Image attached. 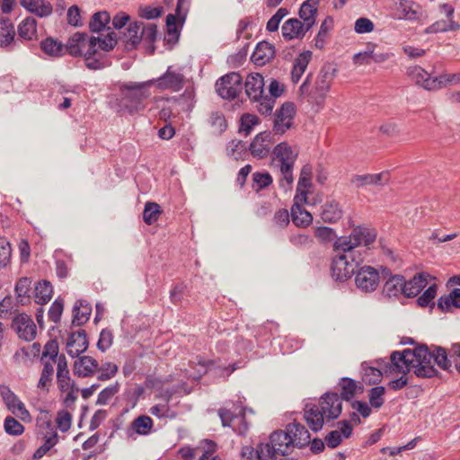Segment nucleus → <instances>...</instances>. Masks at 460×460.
I'll return each mask as SVG.
<instances>
[{
    "label": "nucleus",
    "instance_id": "cd10ccee",
    "mask_svg": "<svg viewBox=\"0 0 460 460\" xmlns=\"http://www.w3.org/2000/svg\"><path fill=\"white\" fill-rule=\"evenodd\" d=\"M15 31L12 22L8 19L0 20V47L13 50L16 45Z\"/></svg>",
    "mask_w": 460,
    "mask_h": 460
},
{
    "label": "nucleus",
    "instance_id": "680f3d73",
    "mask_svg": "<svg viewBox=\"0 0 460 460\" xmlns=\"http://www.w3.org/2000/svg\"><path fill=\"white\" fill-rule=\"evenodd\" d=\"M315 237L319 242L326 243L333 241L336 238L335 231L328 226H320L315 229Z\"/></svg>",
    "mask_w": 460,
    "mask_h": 460
},
{
    "label": "nucleus",
    "instance_id": "aec40b11",
    "mask_svg": "<svg viewBox=\"0 0 460 460\" xmlns=\"http://www.w3.org/2000/svg\"><path fill=\"white\" fill-rule=\"evenodd\" d=\"M244 89L247 96L252 101H259L264 93V79L259 73L250 74L245 81Z\"/></svg>",
    "mask_w": 460,
    "mask_h": 460
},
{
    "label": "nucleus",
    "instance_id": "e2e57ef3",
    "mask_svg": "<svg viewBox=\"0 0 460 460\" xmlns=\"http://www.w3.org/2000/svg\"><path fill=\"white\" fill-rule=\"evenodd\" d=\"M56 422L62 432H66L71 427L72 414L66 410H61L58 412Z\"/></svg>",
    "mask_w": 460,
    "mask_h": 460
},
{
    "label": "nucleus",
    "instance_id": "6e6552de",
    "mask_svg": "<svg viewBox=\"0 0 460 460\" xmlns=\"http://www.w3.org/2000/svg\"><path fill=\"white\" fill-rule=\"evenodd\" d=\"M150 86H154L159 92L178 93L186 84L187 79L182 68L169 66L166 71L157 78L148 80Z\"/></svg>",
    "mask_w": 460,
    "mask_h": 460
},
{
    "label": "nucleus",
    "instance_id": "72a5a7b5",
    "mask_svg": "<svg viewBox=\"0 0 460 460\" xmlns=\"http://www.w3.org/2000/svg\"><path fill=\"white\" fill-rule=\"evenodd\" d=\"M92 307L84 300H78L73 307L72 324L75 326L84 325L90 317Z\"/></svg>",
    "mask_w": 460,
    "mask_h": 460
},
{
    "label": "nucleus",
    "instance_id": "c756f323",
    "mask_svg": "<svg viewBox=\"0 0 460 460\" xmlns=\"http://www.w3.org/2000/svg\"><path fill=\"white\" fill-rule=\"evenodd\" d=\"M154 421L149 416L141 415L131 422L130 427L127 430V435L134 439L136 438L134 437L135 434L146 436L150 433Z\"/></svg>",
    "mask_w": 460,
    "mask_h": 460
},
{
    "label": "nucleus",
    "instance_id": "c9c22d12",
    "mask_svg": "<svg viewBox=\"0 0 460 460\" xmlns=\"http://www.w3.org/2000/svg\"><path fill=\"white\" fill-rule=\"evenodd\" d=\"M31 279L30 278H21L15 285V293L18 302L24 305L31 302Z\"/></svg>",
    "mask_w": 460,
    "mask_h": 460
},
{
    "label": "nucleus",
    "instance_id": "37998d69",
    "mask_svg": "<svg viewBox=\"0 0 460 460\" xmlns=\"http://www.w3.org/2000/svg\"><path fill=\"white\" fill-rule=\"evenodd\" d=\"M460 29V24L453 19L450 21L440 20L437 21L426 29L427 33H437L446 31H455Z\"/></svg>",
    "mask_w": 460,
    "mask_h": 460
},
{
    "label": "nucleus",
    "instance_id": "052dcab7",
    "mask_svg": "<svg viewBox=\"0 0 460 460\" xmlns=\"http://www.w3.org/2000/svg\"><path fill=\"white\" fill-rule=\"evenodd\" d=\"M11 254L12 249L9 242L4 238H0V270L10 262Z\"/></svg>",
    "mask_w": 460,
    "mask_h": 460
},
{
    "label": "nucleus",
    "instance_id": "864d4df0",
    "mask_svg": "<svg viewBox=\"0 0 460 460\" xmlns=\"http://www.w3.org/2000/svg\"><path fill=\"white\" fill-rule=\"evenodd\" d=\"M438 286L437 284L430 285L424 293L418 297L417 304L421 307H426L430 305V307L433 308L435 306V303L433 299L437 296Z\"/></svg>",
    "mask_w": 460,
    "mask_h": 460
},
{
    "label": "nucleus",
    "instance_id": "9b49d317",
    "mask_svg": "<svg viewBox=\"0 0 460 460\" xmlns=\"http://www.w3.org/2000/svg\"><path fill=\"white\" fill-rule=\"evenodd\" d=\"M355 283L358 289L363 292L376 290L379 284L380 277L377 270L371 266H363L356 270Z\"/></svg>",
    "mask_w": 460,
    "mask_h": 460
},
{
    "label": "nucleus",
    "instance_id": "4c0bfd02",
    "mask_svg": "<svg viewBox=\"0 0 460 460\" xmlns=\"http://www.w3.org/2000/svg\"><path fill=\"white\" fill-rule=\"evenodd\" d=\"M35 302L39 305L47 304L52 297L53 288L49 281L41 280L35 286Z\"/></svg>",
    "mask_w": 460,
    "mask_h": 460
},
{
    "label": "nucleus",
    "instance_id": "412c9836",
    "mask_svg": "<svg viewBox=\"0 0 460 460\" xmlns=\"http://www.w3.org/2000/svg\"><path fill=\"white\" fill-rule=\"evenodd\" d=\"M338 389L341 393V400L351 401L357 394H362L364 386L349 377H341L338 383Z\"/></svg>",
    "mask_w": 460,
    "mask_h": 460
},
{
    "label": "nucleus",
    "instance_id": "6ab92c4d",
    "mask_svg": "<svg viewBox=\"0 0 460 460\" xmlns=\"http://www.w3.org/2000/svg\"><path fill=\"white\" fill-rule=\"evenodd\" d=\"M74 362V374L78 377L93 376L99 369V363L96 359L90 356L76 357Z\"/></svg>",
    "mask_w": 460,
    "mask_h": 460
},
{
    "label": "nucleus",
    "instance_id": "393cba45",
    "mask_svg": "<svg viewBox=\"0 0 460 460\" xmlns=\"http://www.w3.org/2000/svg\"><path fill=\"white\" fill-rule=\"evenodd\" d=\"M57 383L61 392H66L75 386V382L71 380L67 361L65 355H59L57 367Z\"/></svg>",
    "mask_w": 460,
    "mask_h": 460
},
{
    "label": "nucleus",
    "instance_id": "dca6fc26",
    "mask_svg": "<svg viewBox=\"0 0 460 460\" xmlns=\"http://www.w3.org/2000/svg\"><path fill=\"white\" fill-rule=\"evenodd\" d=\"M89 346L87 334L84 330L72 332L66 342L67 353L72 358L78 357L84 352Z\"/></svg>",
    "mask_w": 460,
    "mask_h": 460
},
{
    "label": "nucleus",
    "instance_id": "39448f33",
    "mask_svg": "<svg viewBox=\"0 0 460 460\" xmlns=\"http://www.w3.org/2000/svg\"><path fill=\"white\" fill-rule=\"evenodd\" d=\"M336 72L337 69L334 65L331 63L324 64L319 71L314 87L310 89L312 74H309L301 84L299 92L302 95H306L309 102L322 106L331 89Z\"/></svg>",
    "mask_w": 460,
    "mask_h": 460
},
{
    "label": "nucleus",
    "instance_id": "3c124183",
    "mask_svg": "<svg viewBox=\"0 0 460 460\" xmlns=\"http://www.w3.org/2000/svg\"><path fill=\"white\" fill-rule=\"evenodd\" d=\"M402 13V18L406 20H417L419 17V5L413 2L401 0L399 5Z\"/></svg>",
    "mask_w": 460,
    "mask_h": 460
},
{
    "label": "nucleus",
    "instance_id": "4468645a",
    "mask_svg": "<svg viewBox=\"0 0 460 460\" xmlns=\"http://www.w3.org/2000/svg\"><path fill=\"white\" fill-rule=\"evenodd\" d=\"M295 106L292 102H285L276 111L273 124V131L277 135H283L292 126L295 115Z\"/></svg>",
    "mask_w": 460,
    "mask_h": 460
},
{
    "label": "nucleus",
    "instance_id": "bf43d9fd",
    "mask_svg": "<svg viewBox=\"0 0 460 460\" xmlns=\"http://www.w3.org/2000/svg\"><path fill=\"white\" fill-rule=\"evenodd\" d=\"M289 242L295 247L299 249L310 248L314 244V239L311 236L303 234L290 235Z\"/></svg>",
    "mask_w": 460,
    "mask_h": 460
},
{
    "label": "nucleus",
    "instance_id": "a18cd8bd",
    "mask_svg": "<svg viewBox=\"0 0 460 460\" xmlns=\"http://www.w3.org/2000/svg\"><path fill=\"white\" fill-rule=\"evenodd\" d=\"M252 188L256 192L269 187L273 180L268 172H255L252 174Z\"/></svg>",
    "mask_w": 460,
    "mask_h": 460
},
{
    "label": "nucleus",
    "instance_id": "a19ab883",
    "mask_svg": "<svg viewBox=\"0 0 460 460\" xmlns=\"http://www.w3.org/2000/svg\"><path fill=\"white\" fill-rule=\"evenodd\" d=\"M42 51L51 57H61L65 53V45L49 37L40 43Z\"/></svg>",
    "mask_w": 460,
    "mask_h": 460
},
{
    "label": "nucleus",
    "instance_id": "2f4dec72",
    "mask_svg": "<svg viewBox=\"0 0 460 460\" xmlns=\"http://www.w3.org/2000/svg\"><path fill=\"white\" fill-rule=\"evenodd\" d=\"M86 38L87 34L85 32H75L65 45V52H68L73 57L83 56V51L86 46Z\"/></svg>",
    "mask_w": 460,
    "mask_h": 460
},
{
    "label": "nucleus",
    "instance_id": "1a4fd4ad",
    "mask_svg": "<svg viewBox=\"0 0 460 460\" xmlns=\"http://www.w3.org/2000/svg\"><path fill=\"white\" fill-rule=\"evenodd\" d=\"M216 91L226 100H234L238 97L243 89V77L237 72H231L220 77L216 83Z\"/></svg>",
    "mask_w": 460,
    "mask_h": 460
},
{
    "label": "nucleus",
    "instance_id": "0e129e2a",
    "mask_svg": "<svg viewBox=\"0 0 460 460\" xmlns=\"http://www.w3.org/2000/svg\"><path fill=\"white\" fill-rule=\"evenodd\" d=\"M206 448V446L203 444V441L200 442V445L195 448L190 447H181L179 450V455L183 458L184 460H193L195 456L199 455H202L204 452V449Z\"/></svg>",
    "mask_w": 460,
    "mask_h": 460
},
{
    "label": "nucleus",
    "instance_id": "2eb2a0df",
    "mask_svg": "<svg viewBox=\"0 0 460 460\" xmlns=\"http://www.w3.org/2000/svg\"><path fill=\"white\" fill-rule=\"evenodd\" d=\"M1 396L8 408L13 414L17 415L22 420L30 417L23 402L10 390L9 387L3 386L0 389Z\"/></svg>",
    "mask_w": 460,
    "mask_h": 460
},
{
    "label": "nucleus",
    "instance_id": "4d7b16f0",
    "mask_svg": "<svg viewBox=\"0 0 460 460\" xmlns=\"http://www.w3.org/2000/svg\"><path fill=\"white\" fill-rule=\"evenodd\" d=\"M4 428L5 432L12 436L22 435L24 431V427L12 416H7L5 418Z\"/></svg>",
    "mask_w": 460,
    "mask_h": 460
},
{
    "label": "nucleus",
    "instance_id": "b1692460",
    "mask_svg": "<svg viewBox=\"0 0 460 460\" xmlns=\"http://www.w3.org/2000/svg\"><path fill=\"white\" fill-rule=\"evenodd\" d=\"M318 5L319 0H306L300 6L298 14L306 30H311L315 24Z\"/></svg>",
    "mask_w": 460,
    "mask_h": 460
},
{
    "label": "nucleus",
    "instance_id": "603ef678",
    "mask_svg": "<svg viewBox=\"0 0 460 460\" xmlns=\"http://www.w3.org/2000/svg\"><path fill=\"white\" fill-rule=\"evenodd\" d=\"M260 119L256 115L250 113L243 114L241 117L239 133H243L245 137L248 136L252 132L253 127L258 125Z\"/></svg>",
    "mask_w": 460,
    "mask_h": 460
},
{
    "label": "nucleus",
    "instance_id": "de8ad7c7",
    "mask_svg": "<svg viewBox=\"0 0 460 460\" xmlns=\"http://www.w3.org/2000/svg\"><path fill=\"white\" fill-rule=\"evenodd\" d=\"M208 123L212 128L213 133L216 135H221L227 128V122L221 111H212L208 119Z\"/></svg>",
    "mask_w": 460,
    "mask_h": 460
},
{
    "label": "nucleus",
    "instance_id": "774afa93",
    "mask_svg": "<svg viewBox=\"0 0 460 460\" xmlns=\"http://www.w3.org/2000/svg\"><path fill=\"white\" fill-rule=\"evenodd\" d=\"M203 444L206 446V448L199 460H221L217 456H214L217 450V444L214 441L205 439Z\"/></svg>",
    "mask_w": 460,
    "mask_h": 460
},
{
    "label": "nucleus",
    "instance_id": "f8f14e48",
    "mask_svg": "<svg viewBox=\"0 0 460 460\" xmlns=\"http://www.w3.org/2000/svg\"><path fill=\"white\" fill-rule=\"evenodd\" d=\"M190 6V0H177L175 13H169L166 16V27L169 35L179 34L178 25L182 27Z\"/></svg>",
    "mask_w": 460,
    "mask_h": 460
},
{
    "label": "nucleus",
    "instance_id": "473e14b6",
    "mask_svg": "<svg viewBox=\"0 0 460 460\" xmlns=\"http://www.w3.org/2000/svg\"><path fill=\"white\" fill-rule=\"evenodd\" d=\"M407 75L409 77L415 82L416 84L421 86L428 91H435L436 88L429 86V81L434 80V77H430L429 74L420 66H415L408 68Z\"/></svg>",
    "mask_w": 460,
    "mask_h": 460
},
{
    "label": "nucleus",
    "instance_id": "20e7f679",
    "mask_svg": "<svg viewBox=\"0 0 460 460\" xmlns=\"http://www.w3.org/2000/svg\"><path fill=\"white\" fill-rule=\"evenodd\" d=\"M342 411V402L338 393L328 392L323 394L317 404H307L304 412L309 428L317 432L323 429L324 422L339 418Z\"/></svg>",
    "mask_w": 460,
    "mask_h": 460
},
{
    "label": "nucleus",
    "instance_id": "7ed1b4c3",
    "mask_svg": "<svg viewBox=\"0 0 460 460\" xmlns=\"http://www.w3.org/2000/svg\"><path fill=\"white\" fill-rule=\"evenodd\" d=\"M310 443V433L301 423L294 420L286 426V429L273 431L267 443H259L256 448L246 446L243 447V455H249L252 459L253 454L258 460H278V456L291 454L295 447L303 448ZM280 460H296L284 458Z\"/></svg>",
    "mask_w": 460,
    "mask_h": 460
},
{
    "label": "nucleus",
    "instance_id": "f03ea898",
    "mask_svg": "<svg viewBox=\"0 0 460 460\" xmlns=\"http://www.w3.org/2000/svg\"><path fill=\"white\" fill-rule=\"evenodd\" d=\"M376 237L375 230L358 226L349 236L336 239L333 249L337 255L332 259L331 270L335 280L344 281L355 274L356 270L364 261L367 249L362 248L371 244Z\"/></svg>",
    "mask_w": 460,
    "mask_h": 460
},
{
    "label": "nucleus",
    "instance_id": "f257e3e1",
    "mask_svg": "<svg viewBox=\"0 0 460 460\" xmlns=\"http://www.w3.org/2000/svg\"><path fill=\"white\" fill-rule=\"evenodd\" d=\"M451 355V350L449 351ZM391 362L398 371L403 374L413 372L420 378H431L438 376L439 372L435 368L436 364L442 370H450L454 358L448 357L446 349L432 345L429 348L422 344L414 349H405L402 351H394L391 354Z\"/></svg>",
    "mask_w": 460,
    "mask_h": 460
},
{
    "label": "nucleus",
    "instance_id": "13d9d810",
    "mask_svg": "<svg viewBox=\"0 0 460 460\" xmlns=\"http://www.w3.org/2000/svg\"><path fill=\"white\" fill-rule=\"evenodd\" d=\"M58 438L57 433H54L47 438L45 443L35 451L32 459L40 460L42 458L47 454V452L58 443Z\"/></svg>",
    "mask_w": 460,
    "mask_h": 460
},
{
    "label": "nucleus",
    "instance_id": "338daca9",
    "mask_svg": "<svg viewBox=\"0 0 460 460\" xmlns=\"http://www.w3.org/2000/svg\"><path fill=\"white\" fill-rule=\"evenodd\" d=\"M113 342V334L111 330L103 329L97 342V348L102 352H105Z\"/></svg>",
    "mask_w": 460,
    "mask_h": 460
},
{
    "label": "nucleus",
    "instance_id": "5fc2aeb1",
    "mask_svg": "<svg viewBox=\"0 0 460 460\" xmlns=\"http://www.w3.org/2000/svg\"><path fill=\"white\" fill-rule=\"evenodd\" d=\"M118 369V366L111 362H105L101 366L99 365V369L97 371H99L100 374L97 376V379L99 381L110 380L116 376Z\"/></svg>",
    "mask_w": 460,
    "mask_h": 460
},
{
    "label": "nucleus",
    "instance_id": "e433bc0d",
    "mask_svg": "<svg viewBox=\"0 0 460 460\" xmlns=\"http://www.w3.org/2000/svg\"><path fill=\"white\" fill-rule=\"evenodd\" d=\"M18 35L25 40H32L37 36V21L32 17H27L18 26Z\"/></svg>",
    "mask_w": 460,
    "mask_h": 460
},
{
    "label": "nucleus",
    "instance_id": "0eeeda50",
    "mask_svg": "<svg viewBox=\"0 0 460 460\" xmlns=\"http://www.w3.org/2000/svg\"><path fill=\"white\" fill-rule=\"evenodd\" d=\"M274 159L279 163V170L283 176L280 186L285 187L284 181L289 187L293 181V168L297 157V153L286 142L278 144L272 149Z\"/></svg>",
    "mask_w": 460,
    "mask_h": 460
},
{
    "label": "nucleus",
    "instance_id": "f3484780",
    "mask_svg": "<svg viewBox=\"0 0 460 460\" xmlns=\"http://www.w3.org/2000/svg\"><path fill=\"white\" fill-rule=\"evenodd\" d=\"M384 279H386L383 293L391 297L400 294L404 295L405 279L402 275H392L389 270H384Z\"/></svg>",
    "mask_w": 460,
    "mask_h": 460
},
{
    "label": "nucleus",
    "instance_id": "c03bdc74",
    "mask_svg": "<svg viewBox=\"0 0 460 460\" xmlns=\"http://www.w3.org/2000/svg\"><path fill=\"white\" fill-rule=\"evenodd\" d=\"M111 16L106 11L97 12L93 16L89 22L90 31L93 32H100L110 22Z\"/></svg>",
    "mask_w": 460,
    "mask_h": 460
},
{
    "label": "nucleus",
    "instance_id": "ea45409f",
    "mask_svg": "<svg viewBox=\"0 0 460 460\" xmlns=\"http://www.w3.org/2000/svg\"><path fill=\"white\" fill-rule=\"evenodd\" d=\"M429 86L431 85V88H436V90L447 85H458L460 84V73L442 74L438 76H435L434 80L429 81Z\"/></svg>",
    "mask_w": 460,
    "mask_h": 460
},
{
    "label": "nucleus",
    "instance_id": "a211bd4d",
    "mask_svg": "<svg viewBox=\"0 0 460 460\" xmlns=\"http://www.w3.org/2000/svg\"><path fill=\"white\" fill-rule=\"evenodd\" d=\"M389 181V172L384 171L375 174H355L350 179V183L355 188H362L367 185H385Z\"/></svg>",
    "mask_w": 460,
    "mask_h": 460
},
{
    "label": "nucleus",
    "instance_id": "ddd939ff",
    "mask_svg": "<svg viewBox=\"0 0 460 460\" xmlns=\"http://www.w3.org/2000/svg\"><path fill=\"white\" fill-rule=\"evenodd\" d=\"M12 329L15 331L18 337L26 341L34 340L37 329L34 322L28 314L22 313L17 314L12 323Z\"/></svg>",
    "mask_w": 460,
    "mask_h": 460
},
{
    "label": "nucleus",
    "instance_id": "79ce46f5",
    "mask_svg": "<svg viewBox=\"0 0 460 460\" xmlns=\"http://www.w3.org/2000/svg\"><path fill=\"white\" fill-rule=\"evenodd\" d=\"M362 367V381L367 385H375L381 381L382 378V372L379 368L371 367L367 363H363L361 365Z\"/></svg>",
    "mask_w": 460,
    "mask_h": 460
},
{
    "label": "nucleus",
    "instance_id": "9d476101",
    "mask_svg": "<svg viewBox=\"0 0 460 460\" xmlns=\"http://www.w3.org/2000/svg\"><path fill=\"white\" fill-rule=\"evenodd\" d=\"M274 143L272 132L263 131L255 136L249 145L248 150L254 158L263 159L270 155Z\"/></svg>",
    "mask_w": 460,
    "mask_h": 460
},
{
    "label": "nucleus",
    "instance_id": "09e8293b",
    "mask_svg": "<svg viewBox=\"0 0 460 460\" xmlns=\"http://www.w3.org/2000/svg\"><path fill=\"white\" fill-rule=\"evenodd\" d=\"M140 31V36H142V39L151 44L148 47V49L149 53L153 54L155 52V46L153 43L156 40L157 26L154 23H148L146 25L143 23Z\"/></svg>",
    "mask_w": 460,
    "mask_h": 460
},
{
    "label": "nucleus",
    "instance_id": "58836bf2",
    "mask_svg": "<svg viewBox=\"0 0 460 460\" xmlns=\"http://www.w3.org/2000/svg\"><path fill=\"white\" fill-rule=\"evenodd\" d=\"M291 217L293 223L298 226H307L313 221L312 215L298 203L292 206Z\"/></svg>",
    "mask_w": 460,
    "mask_h": 460
},
{
    "label": "nucleus",
    "instance_id": "69168bd1",
    "mask_svg": "<svg viewBox=\"0 0 460 460\" xmlns=\"http://www.w3.org/2000/svg\"><path fill=\"white\" fill-rule=\"evenodd\" d=\"M248 149L246 143L243 140H232L227 146L228 155L234 156L236 160L242 155L243 152Z\"/></svg>",
    "mask_w": 460,
    "mask_h": 460
},
{
    "label": "nucleus",
    "instance_id": "7c9ffc66",
    "mask_svg": "<svg viewBox=\"0 0 460 460\" xmlns=\"http://www.w3.org/2000/svg\"><path fill=\"white\" fill-rule=\"evenodd\" d=\"M429 274L421 272L416 274L409 281L405 280L404 296L407 297L416 296L427 285Z\"/></svg>",
    "mask_w": 460,
    "mask_h": 460
},
{
    "label": "nucleus",
    "instance_id": "f704fd0d",
    "mask_svg": "<svg viewBox=\"0 0 460 460\" xmlns=\"http://www.w3.org/2000/svg\"><path fill=\"white\" fill-rule=\"evenodd\" d=\"M342 215L343 212L335 200L328 201L322 207L321 218L325 223H335Z\"/></svg>",
    "mask_w": 460,
    "mask_h": 460
},
{
    "label": "nucleus",
    "instance_id": "c85d7f7f",
    "mask_svg": "<svg viewBox=\"0 0 460 460\" xmlns=\"http://www.w3.org/2000/svg\"><path fill=\"white\" fill-rule=\"evenodd\" d=\"M20 4L41 18L49 16L53 11L51 4L47 0H20Z\"/></svg>",
    "mask_w": 460,
    "mask_h": 460
},
{
    "label": "nucleus",
    "instance_id": "6e6d98bb",
    "mask_svg": "<svg viewBox=\"0 0 460 460\" xmlns=\"http://www.w3.org/2000/svg\"><path fill=\"white\" fill-rule=\"evenodd\" d=\"M385 389L384 386H375L369 390V403L372 407L379 409L385 402L384 394Z\"/></svg>",
    "mask_w": 460,
    "mask_h": 460
},
{
    "label": "nucleus",
    "instance_id": "a878e982",
    "mask_svg": "<svg viewBox=\"0 0 460 460\" xmlns=\"http://www.w3.org/2000/svg\"><path fill=\"white\" fill-rule=\"evenodd\" d=\"M275 57V48L267 41L257 44L251 59L257 66H264Z\"/></svg>",
    "mask_w": 460,
    "mask_h": 460
},
{
    "label": "nucleus",
    "instance_id": "49530a36",
    "mask_svg": "<svg viewBox=\"0 0 460 460\" xmlns=\"http://www.w3.org/2000/svg\"><path fill=\"white\" fill-rule=\"evenodd\" d=\"M162 214V209L159 204L155 202H146L143 211V220L147 225H152L156 222Z\"/></svg>",
    "mask_w": 460,
    "mask_h": 460
},
{
    "label": "nucleus",
    "instance_id": "8fccbe9b",
    "mask_svg": "<svg viewBox=\"0 0 460 460\" xmlns=\"http://www.w3.org/2000/svg\"><path fill=\"white\" fill-rule=\"evenodd\" d=\"M119 389L120 384L119 382H115L105 387L99 393L96 404L106 405L110 400L119 392Z\"/></svg>",
    "mask_w": 460,
    "mask_h": 460
},
{
    "label": "nucleus",
    "instance_id": "4be33fe9",
    "mask_svg": "<svg viewBox=\"0 0 460 460\" xmlns=\"http://www.w3.org/2000/svg\"><path fill=\"white\" fill-rule=\"evenodd\" d=\"M339 429L332 430L325 437V442L330 448L337 447L342 441V436L348 438L352 434V426L348 420H343L338 422Z\"/></svg>",
    "mask_w": 460,
    "mask_h": 460
},
{
    "label": "nucleus",
    "instance_id": "423d86ee",
    "mask_svg": "<svg viewBox=\"0 0 460 460\" xmlns=\"http://www.w3.org/2000/svg\"><path fill=\"white\" fill-rule=\"evenodd\" d=\"M148 80L137 83L128 82L119 86L118 98L119 106L129 113L137 112L144 109V101L151 95Z\"/></svg>",
    "mask_w": 460,
    "mask_h": 460
},
{
    "label": "nucleus",
    "instance_id": "bb28decb",
    "mask_svg": "<svg viewBox=\"0 0 460 460\" xmlns=\"http://www.w3.org/2000/svg\"><path fill=\"white\" fill-rule=\"evenodd\" d=\"M143 22H134L129 23L123 36L119 38L124 42L125 48L128 50H132L140 43L142 36H140V29Z\"/></svg>",
    "mask_w": 460,
    "mask_h": 460
},
{
    "label": "nucleus",
    "instance_id": "5701e85b",
    "mask_svg": "<svg viewBox=\"0 0 460 460\" xmlns=\"http://www.w3.org/2000/svg\"><path fill=\"white\" fill-rule=\"evenodd\" d=\"M305 25L299 19H288L282 25V36L288 40L302 39L309 31L305 29Z\"/></svg>",
    "mask_w": 460,
    "mask_h": 460
}]
</instances>
